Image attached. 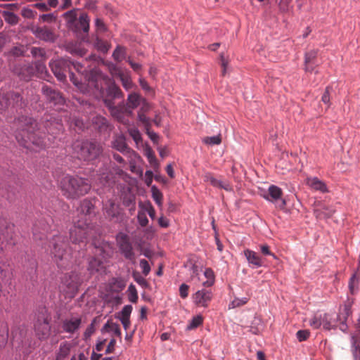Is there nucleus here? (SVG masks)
I'll list each match as a JSON object with an SVG mask.
<instances>
[{
	"label": "nucleus",
	"instance_id": "obj_21",
	"mask_svg": "<svg viewBox=\"0 0 360 360\" xmlns=\"http://www.w3.org/2000/svg\"><path fill=\"white\" fill-rule=\"evenodd\" d=\"M105 214L110 220L119 221L121 214L120 206L116 205L112 200H109L104 207Z\"/></svg>",
	"mask_w": 360,
	"mask_h": 360
},
{
	"label": "nucleus",
	"instance_id": "obj_38",
	"mask_svg": "<svg viewBox=\"0 0 360 360\" xmlns=\"http://www.w3.org/2000/svg\"><path fill=\"white\" fill-rule=\"evenodd\" d=\"M127 297L129 302L136 303L138 300V292L136 287L133 284H130L127 289Z\"/></svg>",
	"mask_w": 360,
	"mask_h": 360
},
{
	"label": "nucleus",
	"instance_id": "obj_16",
	"mask_svg": "<svg viewBox=\"0 0 360 360\" xmlns=\"http://www.w3.org/2000/svg\"><path fill=\"white\" fill-rule=\"evenodd\" d=\"M32 33L39 39L46 42H54L56 35L49 27L34 26L31 27Z\"/></svg>",
	"mask_w": 360,
	"mask_h": 360
},
{
	"label": "nucleus",
	"instance_id": "obj_17",
	"mask_svg": "<svg viewBox=\"0 0 360 360\" xmlns=\"http://www.w3.org/2000/svg\"><path fill=\"white\" fill-rule=\"evenodd\" d=\"M11 99L13 105H18V103L22 101V97L19 94L14 92L8 93L6 95L0 94V112L11 104Z\"/></svg>",
	"mask_w": 360,
	"mask_h": 360
},
{
	"label": "nucleus",
	"instance_id": "obj_10",
	"mask_svg": "<svg viewBox=\"0 0 360 360\" xmlns=\"http://www.w3.org/2000/svg\"><path fill=\"white\" fill-rule=\"evenodd\" d=\"M51 71L59 81L66 79V73L70 71V60L65 58L52 59L49 62Z\"/></svg>",
	"mask_w": 360,
	"mask_h": 360
},
{
	"label": "nucleus",
	"instance_id": "obj_32",
	"mask_svg": "<svg viewBox=\"0 0 360 360\" xmlns=\"http://www.w3.org/2000/svg\"><path fill=\"white\" fill-rule=\"evenodd\" d=\"M139 207L140 209L144 210L146 214H148L149 217L153 220L155 218V210L150 203V202L148 201L146 202H140L139 203Z\"/></svg>",
	"mask_w": 360,
	"mask_h": 360
},
{
	"label": "nucleus",
	"instance_id": "obj_24",
	"mask_svg": "<svg viewBox=\"0 0 360 360\" xmlns=\"http://www.w3.org/2000/svg\"><path fill=\"white\" fill-rule=\"evenodd\" d=\"M112 148L120 152L124 153L129 147L126 143L125 136L123 134H118L115 136L111 143Z\"/></svg>",
	"mask_w": 360,
	"mask_h": 360
},
{
	"label": "nucleus",
	"instance_id": "obj_46",
	"mask_svg": "<svg viewBox=\"0 0 360 360\" xmlns=\"http://www.w3.org/2000/svg\"><path fill=\"white\" fill-rule=\"evenodd\" d=\"M202 323V317L200 315H198L196 316H194L189 324L188 325L187 328L189 330L195 328L200 326Z\"/></svg>",
	"mask_w": 360,
	"mask_h": 360
},
{
	"label": "nucleus",
	"instance_id": "obj_39",
	"mask_svg": "<svg viewBox=\"0 0 360 360\" xmlns=\"http://www.w3.org/2000/svg\"><path fill=\"white\" fill-rule=\"evenodd\" d=\"M202 142L209 146L219 145L221 143V135H216L213 136H206L203 138Z\"/></svg>",
	"mask_w": 360,
	"mask_h": 360
},
{
	"label": "nucleus",
	"instance_id": "obj_31",
	"mask_svg": "<svg viewBox=\"0 0 360 360\" xmlns=\"http://www.w3.org/2000/svg\"><path fill=\"white\" fill-rule=\"evenodd\" d=\"M103 267V262L95 257H92L89 262L88 271L90 274L98 271Z\"/></svg>",
	"mask_w": 360,
	"mask_h": 360
},
{
	"label": "nucleus",
	"instance_id": "obj_8",
	"mask_svg": "<svg viewBox=\"0 0 360 360\" xmlns=\"http://www.w3.org/2000/svg\"><path fill=\"white\" fill-rule=\"evenodd\" d=\"M90 227L86 219H81L74 224L70 229V238L72 243L84 244L89 235Z\"/></svg>",
	"mask_w": 360,
	"mask_h": 360
},
{
	"label": "nucleus",
	"instance_id": "obj_58",
	"mask_svg": "<svg viewBox=\"0 0 360 360\" xmlns=\"http://www.w3.org/2000/svg\"><path fill=\"white\" fill-rule=\"evenodd\" d=\"M39 19L41 22H52L56 20V16L53 13L42 14L39 15Z\"/></svg>",
	"mask_w": 360,
	"mask_h": 360
},
{
	"label": "nucleus",
	"instance_id": "obj_18",
	"mask_svg": "<svg viewBox=\"0 0 360 360\" xmlns=\"http://www.w3.org/2000/svg\"><path fill=\"white\" fill-rule=\"evenodd\" d=\"M81 323V317L65 319L62 321V328L65 333H74L79 328Z\"/></svg>",
	"mask_w": 360,
	"mask_h": 360
},
{
	"label": "nucleus",
	"instance_id": "obj_14",
	"mask_svg": "<svg viewBox=\"0 0 360 360\" xmlns=\"http://www.w3.org/2000/svg\"><path fill=\"white\" fill-rule=\"evenodd\" d=\"M51 328L50 321L48 318H38L34 324L36 335L40 340H46L49 337Z\"/></svg>",
	"mask_w": 360,
	"mask_h": 360
},
{
	"label": "nucleus",
	"instance_id": "obj_54",
	"mask_svg": "<svg viewBox=\"0 0 360 360\" xmlns=\"http://www.w3.org/2000/svg\"><path fill=\"white\" fill-rule=\"evenodd\" d=\"M120 79H121L123 87L126 90H129L132 87V82H131V79L127 76L123 75L122 74H121L120 75Z\"/></svg>",
	"mask_w": 360,
	"mask_h": 360
},
{
	"label": "nucleus",
	"instance_id": "obj_41",
	"mask_svg": "<svg viewBox=\"0 0 360 360\" xmlns=\"http://www.w3.org/2000/svg\"><path fill=\"white\" fill-rule=\"evenodd\" d=\"M80 207L81 212L86 217V214L91 213V210L94 209V205L90 200L85 199L82 202Z\"/></svg>",
	"mask_w": 360,
	"mask_h": 360
},
{
	"label": "nucleus",
	"instance_id": "obj_3",
	"mask_svg": "<svg viewBox=\"0 0 360 360\" xmlns=\"http://www.w3.org/2000/svg\"><path fill=\"white\" fill-rule=\"evenodd\" d=\"M63 195L67 198L77 199L89 193L91 186L89 180L77 175L65 174L60 182Z\"/></svg>",
	"mask_w": 360,
	"mask_h": 360
},
{
	"label": "nucleus",
	"instance_id": "obj_9",
	"mask_svg": "<svg viewBox=\"0 0 360 360\" xmlns=\"http://www.w3.org/2000/svg\"><path fill=\"white\" fill-rule=\"evenodd\" d=\"M115 238L120 253L125 259L134 263L135 253L129 236L127 233L120 231L116 235Z\"/></svg>",
	"mask_w": 360,
	"mask_h": 360
},
{
	"label": "nucleus",
	"instance_id": "obj_25",
	"mask_svg": "<svg viewBox=\"0 0 360 360\" xmlns=\"http://www.w3.org/2000/svg\"><path fill=\"white\" fill-rule=\"evenodd\" d=\"M307 184L312 189L319 191L323 193L328 192V188L326 184L317 177L307 178Z\"/></svg>",
	"mask_w": 360,
	"mask_h": 360
},
{
	"label": "nucleus",
	"instance_id": "obj_27",
	"mask_svg": "<svg viewBox=\"0 0 360 360\" xmlns=\"http://www.w3.org/2000/svg\"><path fill=\"white\" fill-rule=\"evenodd\" d=\"M63 17L66 20L67 26L68 29L71 30V28H75V23L77 20V15L76 12V9H72L65 12L63 14Z\"/></svg>",
	"mask_w": 360,
	"mask_h": 360
},
{
	"label": "nucleus",
	"instance_id": "obj_12",
	"mask_svg": "<svg viewBox=\"0 0 360 360\" xmlns=\"http://www.w3.org/2000/svg\"><path fill=\"white\" fill-rule=\"evenodd\" d=\"M283 191L281 188L271 185L268 188V193L263 195L264 198L275 204L276 207L283 210L286 205V201L282 198Z\"/></svg>",
	"mask_w": 360,
	"mask_h": 360
},
{
	"label": "nucleus",
	"instance_id": "obj_19",
	"mask_svg": "<svg viewBox=\"0 0 360 360\" xmlns=\"http://www.w3.org/2000/svg\"><path fill=\"white\" fill-rule=\"evenodd\" d=\"M92 123L94 127L98 129L100 133L109 134L112 129L108 120L101 115L94 117L92 120Z\"/></svg>",
	"mask_w": 360,
	"mask_h": 360
},
{
	"label": "nucleus",
	"instance_id": "obj_23",
	"mask_svg": "<svg viewBox=\"0 0 360 360\" xmlns=\"http://www.w3.org/2000/svg\"><path fill=\"white\" fill-rule=\"evenodd\" d=\"M249 265L253 268H259L262 266V258L254 251L246 249L243 252Z\"/></svg>",
	"mask_w": 360,
	"mask_h": 360
},
{
	"label": "nucleus",
	"instance_id": "obj_42",
	"mask_svg": "<svg viewBox=\"0 0 360 360\" xmlns=\"http://www.w3.org/2000/svg\"><path fill=\"white\" fill-rule=\"evenodd\" d=\"M137 220L139 224L142 227H146L148 224V219L144 210L140 209L137 214Z\"/></svg>",
	"mask_w": 360,
	"mask_h": 360
},
{
	"label": "nucleus",
	"instance_id": "obj_15",
	"mask_svg": "<svg viewBox=\"0 0 360 360\" xmlns=\"http://www.w3.org/2000/svg\"><path fill=\"white\" fill-rule=\"evenodd\" d=\"M213 297L211 290L201 289L195 292L192 299L195 304L198 307H207Z\"/></svg>",
	"mask_w": 360,
	"mask_h": 360
},
{
	"label": "nucleus",
	"instance_id": "obj_5",
	"mask_svg": "<svg viewBox=\"0 0 360 360\" xmlns=\"http://www.w3.org/2000/svg\"><path fill=\"white\" fill-rule=\"evenodd\" d=\"M72 149L77 158L84 161L95 160L103 151L99 143L89 141H76Z\"/></svg>",
	"mask_w": 360,
	"mask_h": 360
},
{
	"label": "nucleus",
	"instance_id": "obj_11",
	"mask_svg": "<svg viewBox=\"0 0 360 360\" xmlns=\"http://www.w3.org/2000/svg\"><path fill=\"white\" fill-rule=\"evenodd\" d=\"M41 91L47 103H49L50 108H56V110H58L64 106L65 99L59 92L46 85L42 86Z\"/></svg>",
	"mask_w": 360,
	"mask_h": 360
},
{
	"label": "nucleus",
	"instance_id": "obj_43",
	"mask_svg": "<svg viewBox=\"0 0 360 360\" xmlns=\"http://www.w3.org/2000/svg\"><path fill=\"white\" fill-rule=\"evenodd\" d=\"M95 46L98 51L103 53H107L110 49V45L107 42L98 38H97L95 41Z\"/></svg>",
	"mask_w": 360,
	"mask_h": 360
},
{
	"label": "nucleus",
	"instance_id": "obj_34",
	"mask_svg": "<svg viewBox=\"0 0 360 360\" xmlns=\"http://www.w3.org/2000/svg\"><path fill=\"white\" fill-rule=\"evenodd\" d=\"M126 56V49L122 46H117L112 53V58L117 62L122 61Z\"/></svg>",
	"mask_w": 360,
	"mask_h": 360
},
{
	"label": "nucleus",
	"instance_id": "obj_35",
	"mask_svg": "<svg viewBox=\"0 0 360 360\" xmlns=\"http://www.w3.org/2000/svg\"><path fill=\"white\" fill-rule=\"evenodd\" d=\"M204 276L207 280L202 283V285L207 288L212 286L214 283V274L212 269L207 268L204 271Z\"/></svg>",
	"mask_w": 360,
	"mask_h": 360
},
{
	"label": "nucleus",
	"instance_id": "obj_20",
	"mask_svg": "<svg viewBox=\"0 0 360 360\" xmlns=\"http://www.w3.org/2000/svg\"><path fill=\"white\" fill-rule=\"evenodd\" d=\"M203 178L205 181L209 182L213 187L221 188L226 191H232V187L229 181L217 179L211 173H206Z\"/></svg>",
	"mask_w": 360,
	"mask_h": 360
},
{
	"label": "nucleus",
	"instance_id": "obj_2",
	"mask_svg": "<svg viewBox=\"0 0 360 360\" xmlns=\"http://www.w3.org/2000/svg\"><path fill=\"white\" fill-rule=\"evenodd\" d=\"M15 136L20 145L35 152L44 149V139L37 133V123L32 117L22 116L15 120Z\"/></svg>",
	"mask_w": 360,
	"mask_h": 360
},
{
	"label": "nucleus",
	"instance_id": "obj_7",
	"mask_svg": "<svg viewBox=\"0 0 360 360\" xmlns=\"http://www.w3.org/2000/svg\"><path fill=\"white\" fill-rule=\"evenodd\" d=\"M61 107V110L63 109ZM60 110H56V108H53V112L50 114H46L42 117V122H44V127L46 128L47 133L51 135H53L56 137L57 135L63 133L64 128L63 125V118H64L65 121L69 122L67 115H56V112H58ZM65 115H68V112H65Z\"/></svg>",
	"mask_w": 360,
	"mask_h": 360
},
{
	"label": "nucleus",
	"instance_id": "obj_37",
	"mask_svg": "<svg viewBox=\"0 0 360 360\" xmlns=\"http://www.w3.org/2000/svg\"><path fill=\"white\" fill-rule=\"evenodd\" d=\"M151 192H152V198L155 202V203L159 206H162V193L161 191L155 186H153L151 187Z\"/></svg>",
	"mask_w": 360,
	"mask_h": 360
},
{
	"label": "nucleus",
	"instance_id": "obj_62",
	"mask_svg": "<svg viewBox=\"0 0 360 360\" xmlns=\"http://www.w3.org/2000/svg\"><path fill=\"white\" fill-rule=\"evenodd\" d=\"M189 286L186 283H182L179 287V295L181 298L185 299L188 295Z\"/></svg>",
	"mask_w": 360,
	"mask_h": 360
},
{
	"label": "nucleus",
	"instance_id": "obj_29",
	"mask_svg": "<svg viewBox=\"0 0 360 360\" xmlns=\"http://www.w3.org/2000/svg\"><path fill=\"white\" fill-rule=\"evenodd\" d=\"M351 350L354 360H360V341L354 335L351 337Z\"/></svg>",
	"mask_w": 360,
	"mask_h": 360
},
{
	"label": "nucleus",
	"instance_id": "obj_64",
	"mask_svg": "<svg viewBox=\"0 0 360 360\" xmlns=\"http://www.w3.org/2000/svg\"><path fill=\"white\" fill-rule=\"evenodd\" d=\"M97 1L96 0H86L84 7L90 11H95L97 9Z\"/></svg>",
	"mask_w": 360,
	"mask_h": 360
},
{
	"label": "nucleus",
	"instance_id": "obj_22",
	"mask_svg": "<svg viewBox=\"0 0 360 360\" xmlns=\"http://www.w3.org/2000/svg\"><path fill=\"white\" fill-rule=\"evenodd\" d=\"M89 22L90 19L87 13H82L75 23V28H71V30L75 33L82 31L84 33H88L89 31Z\"/></svg>",
	"mask_w": 360,
	"mask_h": 360
},
{
	"label": "nucleus",
	"instance_id": "obj_55",
	"mask_svg": "<svg viewBox=\"0 0 360 360\" xmlns=\"http://www.w3.org/2000/svg\"><path fill=\"white\" fill-rule=\"evenodd\" d=\"M113 285L118 289V290H122L125 286V281L121 278H113L112 279Z\"/></svg>",
	"mask_w": 360,
	"mask_h": 360
},
{
	"label": "nucleus",
	"instance_id": "obj_28",
	"mask_svg": "<svg viewBox=\"0 0 360 360\" xmlns=\"http://www.w3.org/2000/svg\"><path fill=\"white\" fill-rule=\"evenodd\" d=\"M101 331L103 333L112 332L115 336L121 337L122 333L119 324L108 321L103 326Z\"/></svg>",
	"mask_w": 360,
	"mask_h": 360
},
{
	"label": "nucleus",
	"instance_id": "obj_49",
	"mask_svg": "<svg viewBox=\"0 0 360 360\" xmlns=\"http://www.w3.org/2000/svg\"><path fill=\"white\" fill-rule=\"evenodd\" d=\"M21 15L25 18L33 19L37 15V12L28 7H24L21 11Z\"/></svg>",
	"mask_w": 360,
	"mask_h": 360
},
{
	"label": "nucleus",
	"instance_id": "obj_36",
	"mask_svg": "<svg viewBox=\"0 0 360 360\" xmlns=\"http://www.w3.org/2000/svg\"><path fill=\"white\" fill-rule=\"evenodd\" d=\"M140 96L136 93H132L128 95L127 105L128 107L132 109L137 108L140 104Z\"/></svg>",
	"mask_w": 360,
	"mask_h": 360
},
{
	"label": "nucleus",
	"instance_id": "obj_40",
	"mask_svg": "<svg viewBox=\"0 0 360 360\" xmlns=\"http://www.w3.org/2000/svg\"><path fill=\"white\" fill-rule=\"evenodd\" d=\"M149 108V105L148 103L143 105L141 108V110H148ZM138 118L140 122H141L144 126L147 128L150 126V120L149 118L141 111H139L138 113Z\"/></svg>",
	"mask_w": 360,
	"mask_h": 360
},
{
	"label": "nucleus",
	"instance_id": "obj_53",
	"mask_svg": "<svg viewBox=\"0 0 360 360\" xmlns=\"http://www.w3.org/2000/svg\"><path fill=\"white\" fill-rule=\"evenodd\" d=\"M36 68L39 74H40L39 77L43 79H46V77L48 76L46 65L44 63H39L36 65Z\"/></svg>",
	"mask_w": 360,
	"mask_h": 360
},
{
	"label": "nucleus",
	"instance_id": "obj_33",
	"mask_svg": "<svg viewBox=\"0 0 360 360\" xmlns=\"http://www.w3.org/2000/svg\"><path fill=\"white\" fill-rule=\"evenodd\" d=\"M122 154L127 158L129 164L138 163L141 160L140 155L130 148Z\"/></svg>",
	"mask_w": 360,
	"mask_h": 360
},
{
	"label": "nucleus",
	"instance_id": "obj_61",
	"mask_svg": "<svg viewBox=\"0 0 360 360\" xmlns=\"http://www.w3.org/2000/svg\"><path fill=\"white\" fill-rule=\"evenodd\" d=\"M71 70H75L79 73H83L84 72V66L79 62L70 61Z\"/></svg>",
	"mask_w": 360,
	"mask_h": 360
},
{
	"label": "nucleus",
	"instance_id": "obj_56",
	"mask_svg": "<svg viewBox=\"0 0 360 360\" xmlns=\"http://www.w3.org/2000/svg\"><path fill=\"white\" fill-rule=\"evenodd\" d=\"M13 234V225H8L6 226V232L1 231L0 238L8 239L12 238Z\"/></svg>",
	"mask_w": 360,
	"mask_h": 360
},
{
	"label": "nucleus",
	"instance_id": "obj_50",
	"mask_svg": "<svg viewBox=\"0 0 360 360\" xmlns=\"http://www.w3.org/2000/svg\"><path fill=\"white\" fill-rule=\"evenodd\" d=\"M145 155L150 164L157 165V160L151 148L147 147L145 149Z\"/></svg>",
	"mask_w": 360,
	"mask_h": 360
},
{
	"label": "nucleus",
	"instance_id": "obj_51",
	"mask_svg": "<svg viewBox=\"0 0 360 360\" xmlns=\"http://www.w3.org/2000/svg\"><path fill=\"white\" fill-rule=\"evenodd\" d=\"M140 267L142 270V273L144 276H148L150 272V266L148 264V261L144 259L140 260L139 262Z\"/></svg>",
	"mask_w": 360,
	"mask_h": 360
},
{
	"label": "nucleus",
	"instance_id": "obj_30",
	"mask_svg": "<svg viewBox=\"0 0 360 360\" xmlns=\"http://www.w3.org/2000/svg\"><path fill=\"white\" fill-rule=\"evenodd\" d=\"M4 20L10 25H15L19 22V17L10 11H3L1 12Z\"/></svg>",
	"mask_w": 360,
	"mask_h": 360
},
{
	"label": "nucleus",
	"instance_id": "obj_45",
	"mask_svg": "<svg viewBox=\"0 0 360 360\" xmlns=\"http://www.w3.org/2000/svg\"><path fill=\"white\" fill-rule=\"evenodd\" d=\"M132 311V306L130 304L125 305L121 311L118 314L117 318L121 319H129Z\"/></svg>",
	"mask_w": 360,
	"mask_h": 360
},
{
	"label": "nucleus",
	"instance_id": "obj_26",
	"mask_svg": "<svg viewBox=\"0 0 360 360\" xmlns=\"http://www.w3.org/2000/svg\"><path fill=\"white\" fill-rule=\"evenodd\" d=\"M335 210L332 207L321 206L314 210L315 217L319 219H328L333 216Z\"/></svg>",
	"mask_w": 360,
	"mask_h": 360
},
{
	"label": "nucleus",
	"instance_id": "obj_1",
	"mask_svg": "<svg viewBox=\"0 0 360 360\" xmlns=\"http://www.w3.org/2000/svg\"><path fill=\"white\" fill-rule=\"evenodd\" d=\"M89 91L98 100H102L114 115L116 110L114 100L122 98L121 89L107 75L97 68L92 69L86 75Z\"/></svg>",
	"mask_w": 360,
	"mask_h": 360
},
{
	"label": "nucleus",
	"instance_id": "obj_52",
	"mask_svg": "<svg viewBox=\"0 0 360 360\" xmlns=\"http://www.w3.org/2000/svg\"><path fill=\"white\" fill-rule=\"evenodd\" d=\"M310 332L308 330H300L296 333V338L299 342H303L308 339Z\"/></svg>",
	"mask_w": 360,
	"mask_h": 360
},
{
	"label": "nucleus",
	"instance_id": "obj_60",
	"mask_svg": "<svg viewBox=\"0 0 360 360\" xmlns=\"http://www.w3.org/2000/svg\"><path fill=\"white\" fill-rule=\"evenodd\" d=\"M96 321V319H94L91 323L86 328L84 333V336L86 339L89 338L91 337V335L94 333L95 331V328H94V323Z\"/></svg>",
	"mask_w": 360,
	"mask_h": 360
},
{
	"label": "nucleus",
	"instance_id": "obj_13",
	"mask_svg": "<svg viewBox=\"0 0 360 360\" xmlns=\"http://www.w3.org/2000/svg\"><path fill=\"white\" fill-rule=\"evenodd\" d=\"M309 326L314 329L323 327L325 330H330L332 328L330 316L326 313L316 314L309 321Z\"/></svg>",
	"mask_w": 360,
	"mask_h": 360
},
{
	"label": "nucleus",
	"instance_id": "obj_47",
	"mask_svg": "<svg viewBox=\"0 0 360 360\" xmlns=\"http://www.w3.org/2000/svg\"><path fill=\"white\" fill-rule=\"evenodd\" d=\"M128 132L134 141L138 143L141 141V135L139 129L136 127L129 128Z\"/></svg>",
	"mask_w": 360,
	"mask_h": 360
},
{
	"label": "nucleus",
	"instance_id": "obj_6",
	"mask_svg": "<svg viewBox=\"0 0 360 360\" xmlns=\"http://www.w3.org/2000/svg\"><path fill=\"white\" fill-rule=\"evenodd\" d=\"M83 281L84 278L81 272L72 271L63 276L59 288L66 296L73 297L77 294Z\"/></svg>",
	"mask_w": 360,
	"mask_h": 360
},
{
	"label": "nucleus",
	"instance_id": "obj_59",
	"mask_svg": "<svg viewBox=\"0 0 360 360\" xmlns=\"http://www.w3.org/2000/svg\"><path fill=\"white\" fill-rule=\"evenodd\" d=\"M95 26L98 31L104 32L106 31L107 28L103 22V20L99 18H96L95 19Z\"/></svg>",
	"mask_w": 360,
	"mask_h": 360
},
{
	"label": "nucleus",
	"instance_id": "obj_63",
	"mask_svg": "<svg viewBox=\"0 0 360 360\" xmlns=\"http://www.w3.org/2000/svg\"><path fill=\"white\" fill-rule=\"evenodd\" d=\"M260 250L264 255L271 256L274 259H277L276 256L270 251L269 247L267 245H260Z\"/></svg>",
	"mask_w": 360,
	"mask_h": 360
},
{
	"label": "nucleus",
	"instance_id": "obj_48",
	"mask_svg": "<svg viewBox=\"0 0 360 360\" xmlns=\"http://www.w3.org/2000/svg\"><path fill=\"white\" fill-rule=\"evenodd\" d=\"M318 52L316 50H311L305 53L304 64L309 65V63L315 62Z\"/></svg>",
	"mask_w": 360,
	"mask_h": 360
},
{
	"label": "nucleus",
	"instance_id": "obj_4",
	"mask_svg": "<svg viewBox=\"0 0 360 360\" xmlns=\"http://www.w3.org/2000/svg\"><path fill=\"white\" fill-rule=\"evenodd\" d=\"M50 246L53 259L59 269H65L72 264V255L63 236H54Z\"/></svg>",
	"mask_w": 360,
	"mask_h": 360
},
{
	"label": "nucleus",
	"instance_id": "obj_57",
	"mask_svg": "<svg viewBox=\"0 0 360 360\" xmlns=\"http://www.w3.org/2000/svg\"><path fill=\"white\" fill-rule=\"evenodd\" d=\"M31 53L34 57L44 58L46 53L45 51L39 47H33L31 50Z\"/></svg>",
	"mask_w": 360,
	"mask_h": 360
},
{
	"label": "nucleus",
	"instance_id": "obj_44",
	"mask_svg": "<svg viewBox=\"0 0 360 360\" xmlns=\"http://www.w3.org/2000/svg\"><path fill=\"white\" fill-rule=\"evenodd\" d=\"M248 301V298L247 297H242V298H238L236 297L232 302H230L229 304V309H233L236 307H241L244 304H245Z\"/></svg>",
	"mask_w": 360,
	"mask_h": 360
}]
</instances>
